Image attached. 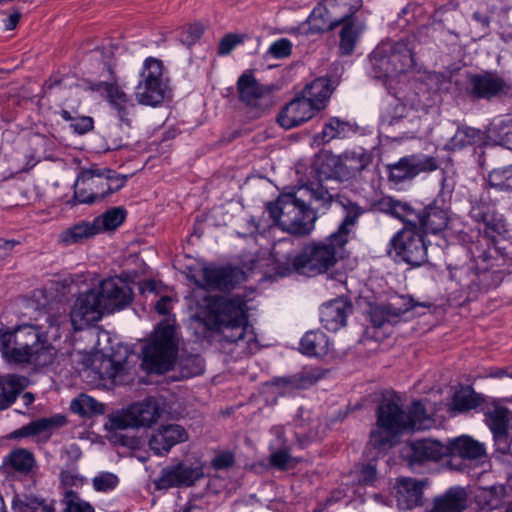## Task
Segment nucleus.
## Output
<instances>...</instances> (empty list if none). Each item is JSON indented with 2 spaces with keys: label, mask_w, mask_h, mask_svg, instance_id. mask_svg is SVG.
Returning <instances> with one entry per match:
<instances>
[{
  "label": "nucleus",
  "mask_w": 512,
  "mask_h": 512,
  "mask_svg": "<svg viewBox=\"0 0 512 512\" xmlns=\"http://www.w3.org/2000/svg\"><path fill=\"white\" fill-rule=\"evenodd\" d=\"M107 177L105 169H83L74 184V197L79 203L92 204L104 199Z\"/></svg>",
  "instance_id": "obj_12"
},
{
  "label": "nucleus",
  "mask_w": 512,
  "mask_h": 512,
  "mask_svg": "<svg viewBox=\"0 0 512 512\" xmlns=\"http://www.w3.org/2000/svg\"><path fill=\"white\" fill-rule=\"evenodd\" d=\"M192 279L204 290H230L236 281V270L214 264L204 265L192 275Z\"/></svg>",
  "instance_id": "obj_16"
},
{
  "label": "nucleus",
  "mask_w": 512,
  "mask_h": 512,
  "mask_svg": "<svg viewBox=\"0 0 512 512\" xmlns=\"http://www.w3.org/2000/svg\"><path fill=\"white\" fill-rule=\"evenodd\" d=\"M131 357L127 348H119L111 356H95L92 369L102 380H110L114 384H124L129 381L131 374Z\"/></svg>",
  "instance_id": "obj_10"
},
{
  "label": "nucleus",
  "mask_w": 512,
  "mask_h": 512,
  "mask_svg": "<svg viewBox=\"0 0 512 512\" xmlns=\"http://www.w3.org/2000/svg\"><path fill=\"white\" fill-rule=\"evenodd\" d=\"M167 84L139 80L135 90V97L140 104L157 106L166 95Z\"/></svg>",
  "instance_id": "obj_37"
},
{
  "label": "nucleus",
  "mask_w": 512,
  "mask_h": 512,
  "mask_svg": "<svg viewBox=\"0 0 512 512\" xmlns=\"http://www.w3.org/2000/svg\"><path fill=\"white\" fill-rule=\"evenodd\" d=\"M105 172L107 177L106 191L108 196L109 194L118 191L124 186L126 182V176L116 175L112 170L108 169H105Z\"/></svg>",
  "instance_id": "obj_61"
},
{
  "label": "nucleus",
  "mask_w": 512,
  "mask_h": 512,
  "mask_svg": "<svg viewBox=\"0 0 512 512\" xmlns=\"http://www.w3.org/2000/svg\"><path fill=\"white\" fill-rule=\"evenodd\" d=\"M204 476L203 463L190 465L185 462H178L164 467L153 483L157 490L191 487Z\"/></svg>",
  "instance_id": "obj_9"
},
{
  "label": "nucleus",
  "mask_w": 512,
  "mask_h": 512,
  "mask_svg": "<svg viewBox=\"0 0 512 512\" xmlns=\"http://www.w3.org/2000/svg\"><path fill=\"white\" fill-rule=\"evenodd\" d=\"M371 162V156L360 149L345 151L338 156L335 168L344 177H354L362 172Z\"/></svg>",
  "instance_id": "obj_27"
},
{
  "label": "nucleus",
  "mask_w": 512,
  "mask_h": 512,
  "mask_svg": "<svg viewBox=\"0 0 512 512\" xmlns=\"http://www.w3.org/2000/svg\"><path fill=\"white\" fill-rule=\"evenodd\" d=\"M341 25L343 27L340 32L339 49L342 55H349L353 52L363 27L355 21L342 23Z\"/></svg>",
  "instance_id": "obj_45"
},
{
  "label": "nucleus",
  "mask_w": 512,
  "mask_h": 512,
  "mask_svg": "<svg viewBox=\"0 0 512 512\" xmlns=\"http://www.w3.org/2000/svg\"><path fill=\"white\" fill-rule=\"evenodd\" d=\"M235 458L233 453L229 451L222 452L216 455L211 462V465L216 470H223L231 467L234 464Z\"/></svg>",
  "instance_id": "obj_63"
},
{
  "label": "nucleus",
  "mask_w": 512,
  "mask_h": 512,
  "mask_svg": "<svg viewBox=\"0 0 512 512\" xmlns=\"http://www.w3.org/2000/svg\"><path fill=\"white\" fill-rule=\"evenodd\" d=\"M417 229L423 234H438L449 222V207L442 195L416 213Z\"/></svg>",
  "instance_id": "obj_15"
},
{
  "label": "nucleus",
  "mask_w": 512,
  "mask_h": 512,
  "mask_svg": "<svg viewBox=\"0 0 512 512\" xmlns=\"http://www.w3.org/2000/svg\"><path fill=\"white\" fill-rule=\"evenodd\" d=\"M299 421V426L303 429L301 432L303 435L307 436L309 439H315L319 436L322 428L319 418L312 417L311 413L308 411L300 410Z\"/></svg>",
  "instance_id": "obj_54"
},
{
  "label": "nucleus",
  "mask_w": 512,
  "mask_h": 512,
  "mask_svg": "<svg viewBox=\"0 0 512 512\" xmlns=\"http://www.w3.org/2000/svg\"><path fill=\"white\" fill-rule=\"evenodd\" d=\"M298 461L293 458L286 448L276 450L270 455V464L281 470L292 469Z\"/></svg>",
  "instance_id": "obj_56"
},
{
  "label": "nucleus",
  "mask_w": 512,
  "mask_h": 512,
  "mask_svg": "<svg viewBox=\"0 0 512 512\" xmlns=\"http://www.w3.org/2000/svg\"><path fill=\"white\" fill-rule=\"evenodd\" d=\"M0 351L11 363H34L46 366L53 362L55 349L33 325H20L13 330L0 328Z\"/></svg>",
  "instance_id": "obj_3"
},
{
  "label": "nucleus",
  "mask_w": 512,
  "mask_h": 512,
  "mask_svg": "<svg viewBox=\"0 0 512 512\" xmlns=\"http://www.w3.org/2000/svg\"><path fill=\"white\" fill-rule=\"evenodd\" d=\"M339 204L345 211V217L338 230L332 233V239L337 240L338 244H346L348 242V237L352 231V228L355 226L358 218L363 214L364 211L359 205L351 201H339Z\"/></svg>",
  "instance_id": "obj_35"
},
{
  "label": "nucleus",
  "mask_w": 512,
  "mask_h": 512,
  "mask_svg": "<svg viewBox=\"0 0 512 512\" xmlns=\"http://www.w3.org/2000/svg\"><path fill=\"white\" fill-rule=\"evenodd\" d=\"M237 91L240 101L250 107H268L271 103V87L260 84L249 71L238 78Z\"/></svg>",
  "instance_id": "obj_17"
},
{
  "label": "nucleus",
  "mask_w": 512,
  "mask_h": 512,
  "mask_svg": "<svg viewBox=\"0 0 512 512\" xmlns=\"http://www.w3.org/2000/svg\"><path fill=\"white\" fill-rule=\"evenodd\" d=\"M490 187L499 190H512V164L502 168L493 169L488 176Z\"/></svg>",
  "instance_id": "obj_50"
},
{
  "label": "nucleus",
  "mask_w": 512,
  "mask_h": 512,
  "mask_svg": "<svg viewBox=\"0 0 512 512\" xmlns=\"http://www.w3.org/2000/svg\"><path fill=\"white\" fill-rule=\"evenodd\" d=\"M94 121L89 116L75 117L70 127L78 134H85L93 129Z\"/></svg>",
  "instance_id": "obj_62"
},
{
  "label": "nucleus",
  "mask_w": 512,
  "mask_h": 512,
  "mask_svg": "<svg viewBox=\"0 0 512 512\" xmlns=\"http://www.w3.org/2000/svg\"><path fill=\"white\" fill-rule=\"evenodd\" d=\"M333 19L340 26L342 23L354 21L353 15L361 8L362 0H325Z\"/></svg>",
  "instance_id": "obj_39"
},
{
  "label": "nucleus",
  "mask_w": 512,
  "mask_h": 512,
  "mask_svg": "<svg viewBox=\"0 0 512 512\" xmlns=\"http://www.w3.org/2000/svg\"><path fill=\"white\" fill-rule=\"evenodd\" d=\"M70 409L72 412L81 416L100 415L105 411L102 403H99L86 394H81L73 399L70 404Z\"/></svg>",
  "instance_id": "obj_46"
},
{
  "label": "nucleus",
  "mask_w": 512,
  "mask_h": 512,
  "mask_svg": "<svg viewBox=\"0 0 512 512\" xmlns=\"http://www.w3.org/2000/svg\"><path fill=\"white\" fill-rule=\"evenodd\" d=\"M4 463L16 472L27 474L35 465V458L30 451L18 448L8 454Z\"/></svg>",
  "instance_id": "obj_44"
},
{
  "label": "nucleus",
  "mask_w": 512,
  "mask_h": 512,
  "mask_svg": "<svg viewBox=\"0 0 512 512\" xmlns=\"http://www.w3.org/2000/svg\"><path fill=\"white\" fill-rule=\"evenodd\" d=\"M387 253L396 262L419 267L427 262V243L417 226H404L390 239Z\"/></svg>",
  "instance_id": "obj_7"
},
{
  "label": "nucleus",
  "mask_w": 512,
  "mask_h": 512,
  "mask_svg": "<svg viewBox=\"0 0 512 512\" xmlns=\"http://www.w3.org/2000/svg\"><path fill=\"white\" fill-rule=\"evenodd\" d=\"M291 245L290 238H283L275 243L272 249L277 261L285 259L291 264V269L281 273L282 275H287L290 271L307 276L325 273L336 264L337 256L345 246V244H338L337 240L332 239L331 234L323 241L307 244L298 255L292 257L289 251L285 253V248Z\"/></svg>",
  "instance_id": "obj_4"
},
{
  "label": "nucleus",
  "mask_w": 512,
  "mask_h": 512,
  "mask_svg": "<svg viewBox=\"0 0 512 512\" xmlns=\"http://www.w3.org/2000/svg\"><path fill=\"white\" fill-rule=\"evenodd\" d=\"M96 234H98V230L94 220L91 222L81 221L63 231L60 235V240L66 245H71L91 238Z\"/></svg>",
  "instance_id": "obj_41"
},
{
  "label": "nucleus",
  "mask_w": 512,
  "mask_h": 512,
  "mask_svg": "<svg viewBox=\"0 0 512 512\" xmlns=\"http://www.w3.org/2000/svg\"><path fill=\"white\" fill-rule=\"evenodd\" d=\"M204 32V28L201 24L196 23L187 27V29L183 32L181 41L183 44L187 46L193 45L196 41L200 39Z\"/></svg>",
  "instance_id": "obj_60"
},
{
  "label": "nucleus",
  "mask_w": 512,
  "mask_h": 512,
  "mask_svg": "<svg viewBox=\"0 0 512 512\" xmlns=\"http://www.w3.org/2000/svg\"><path fill=\"white\" fill-rule=\"evenodd\" d=\"M65 424V417L56 415L50 418H41L22 426L21 428L12 432L13 438L36 437L37 441L46 442L52 430L56 427H61Z\"/></svg>",
  "instance_id": "obj_23"
},
{
  "label": "nucleus",
  "mask_w": 512,
  "mask_h": 512,
  "mask_svg": "<svg viewBox=\"0 0 512 512\" xmlns=\"http://www.w3.org/2000/svg\"><path fill=\"white\" fill-rule=\"evenodd\" d=\"M195 311L191 317V326H204V330H215L227 342H238L246 336L253 338L248 332V321L245 312V300L239 295H195Z\"/></svg>",
  "instance_id": "obj_1"
},
{
  "label": "nucleus",
  "mask_w": 512,
  "mask_h": 512,
  "mask_svg": "<svg viewBox=\"0 0 512 512\" xmlns=\"http://www.w3.org/2000/svg\"><path fill=\"white\" fill-rule=\"evenodd\" d=\"M266 209L278 227L297 236L310 234L318 218L298 189L281 193L274 202L267 204Z\"/></svg>",
  "instance_id": "obj_5"
},
{
  "label": "nucleus",
  "mask_w": 512,
  "mask_h": 512,
  "mask_svg": "<svg viewBox=\"0 0 512 512\" xmlns=\"http://www.w3.org/2000/svg\"><path fill=\"white\" fill-rule=\"evenodd\" d=\"M475 501L482 511L496 510L506 501V488L503 485L480 488L476 492Z\"/></svg>",
  "instance_id": "obj_34"
},
{
  "label": "nucleus",
  "mask_w": 512,
  "mask_h": 512,
  "mask_svg": "<svg viewBox=\"0 0 512 512\" xmlns=\"http://www.w3.org/2000/svg\"><path fill=\"white\" fill-rule=\"evenodd\" d=\"M29 384L25 376L9 374L0 378V409L11 406Z\"/></svg>",
  "instance_id": "obj_30"
},
{
  "label": "nucleus",
  "mask_w": 512,
  "mask_h": 512,
  "mask_svg": "<svg viewBox=\"0 0 512 512\" xmlns=\"http://www.w3.org/2000/svg\"><path fill=\"white\" fill-rule=\"evenodd\" d=\"M434 420L426 413L423 404L415 401L407 412L392 401L382 402L377 411V429L371 432L370 443L376 448L392 446L395 438L405 432L427 430Z\"/></svg>",
  "instance_id": "obj_2"
},
{
  "label": "nucleus",
  "mask_w": 512,
  "mask_h": 512,
  "mask_svg": "<svg viewBox=\"0 0 512 512\" xmlns=\"http://www.w3.org/2000/svg\"><path fill=\"white\" fill-rule=\"evenodd\" d=\"M176 354L174 329L168 323H161L152 340L143 349L142 367L149 373H165L173 367Z\"/></svg>",
  "instance_id": "obj_6"
},
{
  "label": "nucleus",
  "mask_w": 512,
  "mask_h": 512,
  "mask_svg": "<svg viewBox=\"0 0 512 512\" xmlns=\"http://www.w3.org/2000/svg\"><path fill=\"white\" fill-rule=\"evenodd\" d=\"M478 404V397L470 389H461L457 391L453 398V407L459 412H464L476 408Z\"/></svg>",
  "instance_id": "obj_53"
},
{
  "label": "nucleus",
  "mask_w": 512,
  "mask_h": 512,
  "mask_svg": "<svg viewBox=\"0 0 512 512\" xmlns=\"http://www.w3.org/2000/svg\"><path fill=\"white\" fill-rule=\"evenodd\" d=\"M487 139L512 149V114L495 117L487 129Z\"/></svg>",
  "instance_id": "obj_31"
},
{
  "label": "nucleus",
  "mask_w": 512,
  "mask_h": 512,
  "mask_svg": "<svg viewBox=\"0 0 512 512\" xmlns=\"http://www.w3.org/2000/svg\"><path fill=\"white\" fill-rule=\"evenodd\" d=\"M318 112L302 95L287 103L278 114L277 121L285 129H291L310 120Z\"/></svg>",
  "instance_id": "obj_20"
},
{
  "label": "nucleus",
  "mask_w": 512,
  "mask_h": 512,
  "mask_svg": "<svg viewBox=\"0 0 512 512\" xmlns=\"http://www.w3.org/2000/svg\"><path fill=\"white\" fill-rule=\"evenodd\" d=\"M125 219V211L120 208H113L106 213L94 218L98 233L107 230H114L120 226Z\"/></svg>",
  "instance_id": "obj_47"
},
{
  "label": "nucleus",
  "mask_w": 512,
  "mask_h": 512,
  "mask_svg": "<svg viewBox=\"0 0 512 512\" xmlns=\"http://www.w3.org/2000/svg\"><path fill=\"white\" fill-rule=\"evenodd\" d=\"M243 43V37L237 34H228L224 36L218 45V54L220 56L228 55L237 45Z\"/></svg>",
  "instance_id": "obj_58"
},
{
  "label": "nucleus",
  "mask_w": 512,
  "mask_h": 512,
  "mask_svg": "<svg viewBox=\"0 0 512 512\" xmlns=\"http://www.w3.org/2000/svg\"><path fill=\"white\" fill-rule=\"evenodd\" d=\"M104 89L107 93L109 103L116 111L121 124L130 128L134 116L135 104L117 84L105 83Z\"/></svg>",
  "instance_id": "obj_24"
},
{
  "label": "nucleus",
  "mask_w": 512,
  "mask_h": 512,
  "mask_svg": "<svg viewBox=\"0 0 512 512\" xmlns=\"http://www.w3.org/2000/svg\"><path fill=\"white\" fill-rule=\"evenodd\" d=\"M389 177L395 182H402L405 179L413 178L406 157H402L397 163L389 165Z\"/></svg>",
  "instance_id": "obj_57"
},
{
  "label": "nucleus",
  "mask_w": 512,
  "mask_h": 512,
  "mask_svg": "<svg viewBox=\"0 0 512 512\" xmlns=\"http://www.w3.org/2000/svg\"><path fill=\"white\" fill-rule=\"evenodd\" d=\"M486 422L497 439H504L507 430L512 429V412L507 408L495 405L486 413Z\"/></svg>",
  "instance_id": "obj_36"
},
{
  "label": "nucleus",
  "mask_w": 512,
  "mask_h": 512,
  "mask_svg": "<svg viewBox=\"0 0 512 512\" xmlns=\"http://www.w3.org/2000/svg\"><path fill=\"white\" fill-rule=\"evenodd\" d=\"M96 293L99 295L104 313L124 309L133 298V292L128 283L118 277L103 280Z\"/></svg>",
  "instance_id": "obj_13"
},
{
  "label": "nucleus",
  "mask_w": 512,
  "mask_h": 512,
  "mask_svg": "<svg viewBox=\"0 0 512 512\" xmlns=\"http://www.w3.org/2000/svg\"><path fill=\"white\" fill-rule=\"evenodd\" d=\"M308 24L310 30L317 33L326 32L339 26L332 18L325 0L313 9L308 18Z\"/></svg>",
  "instance_id": "obj_40"
},
{
  "label": "nucleus",
  "mask_w": 512,
  "mask_h": 512,
  "mask_svg": "<svg viewBox=\"0 0 512 512\" xmlns=\"http://www.w3.org/2000/svg\"><path fill=\"white\" fill-rule=\"evenodd\" d=\"M382 205L385 207V210L388 213L403 221L405 226H417V211L413 209L409 204L391 197H387L383 199Z\"/></svg>",
  "instance_id": "obj_42"
},
{
  "label": "nucleus",
  "mask_w": 512,
  "mask_h": 512,
  "mask_svg": "<svg viewBox=\"0 0 512 512\" xmlns=\"http://www.w3.org/2000/svg\"><path fill=\"white\" fill-rule=\"evenodd\" d=\"M370 62L374 77L383 79L387 83L411 69L414 66V57L405 44L397 43L389 53H385L382 49L375 50L370 57Z\"/></svg>",
  "instance_id": "obj_8"
},
{
  "label": "nucleus",
  "mask_w": 512,
  "mask_h": 512,
  "mask_svg": "<svg viewBox=\"0 0 512 512\" xmlns=\"http://www.w3.org/2000/svg\"><path fill=\"white\" fill-rule=\"evenodd\" d=\"M352 312L351 305L338 298L325 303L320 312V321L329 331L336 332L346 325L347 317Z\"/></svg>",
  "instance_id": "obj_22"
},
{
  "label": "nucleus",
  "mask_w": 512,
  "mask_h": 512,
  "mask_svg": "<svg viewBox=\"0 0 512 512\" xmlns=\"http://www.w3.org/2000/svg\"><path fill=\"white\" fill-rule=\"evenodd\" d=\"M422 483L412 478L399 479L396 485V502L399 510H410L421 503Z\"/></svg>",
  "instance_id": "obj_26"
},
{
  "label": "nucleus",
  "mask_w": 512,
  "mask_h": 512,
  "mask_svg": "<svg viewBox=\"0 0 512 512\" xmlns=\"http://www.w3.org/2000/svg\"><path fill=\"white\" fill-rule=\"evenodd\" d=\"M63 501L65 504L63 512H95L94 507L89 502L81 499L73 491H66Z\"/></svg>",
  "instance_id": "obj_55"
},
{
  "label": "nucleus",
  "mask_w": 512,
  "mask_h": 512,
  "mask_svg": "<svg viewBox=\"0 0 512 512\" xmlns=\"http://www.w3.org/2000/svg\"><path fill=\"white\" fill-rule=\"evenodd\" d=\"M300 351L307 356H324L329 351V339L322 331H308L300 341Z\"/></svg>",
  "instance_id": "obj_38"
},
{
  "label": "nucleus",
  "mask_w": 512,
  "mask_h": 512,
  "mask_svg": "<svg viewBox=\"0 0 512 512\" xmlns=\"http://www.w3.org/2000/svg\"><path fill=\"white\" fill-rule=\"evenodd\" d=\"M492 212L491 208L485 203H475L470 210V217L479 223L487 220V216Z\"/></svg>",
  "instance_id": "obj_64"
},
{
  "label": "nucleus",
  "mask_w": 512,
  "mask_h": 512,
  "mask_svg": "<svg viewBox=\"0 0 512 512\" xmlns=\"http://www.w3.org/2000/svg\"><path fill=\"white\" fill-rule=\"evenodd\" d=\"M188 439L186 430L177 424L161 426L149 440L150 449L158 456L166 455L173 446Z\"/></svg>",
  "instance_id": "obj_21"
},
{
  "label": "nucleus",
  "mask_w": 512,
  "mask_h": 512,
  "mask_svg": "<svg viewBox=\"0 0 512 512\" xmlns=\"http://www.w3.org/2000/svg\"><path fill=\"white\" fill-rule=\"evenodd\" d=\"M408 166L411 169L412 176L422 172H432L438 169L439 163L437 158L425 154L406 156Z\"/></svg>",
  "instance_id": "obj_49"
},
{
  "label": "nucleus",
  "mask_w": 512,
  "mask_h": 512,
  "mask_svg": "<svg viewBox=\"0 0 512 512\" xmlns=\"http://www.w3.org/2000/svg\"><path fill=\"white\" fill-rule=\"evenodd\" d=\"M352 131V125L337 117H331L324 125L322 131L315 137V140H321L322 143H328L335 138H344Z\"/></svg>",
  "instance_id": "obj_43"
},
{
  "label": "nucleus",
  "mask_w": 512,
  "mask_h": 512,
  "mask_svg": "<svg viewBox=\"0 0 512 512\" xmlns=\"http://www.w3.org/2000/svg\"><path fill=\"white\" fill-rule=\"evenodd\" d=\"M467 505V493L461 487H452L434 500L430 512H462Z\"/></svg>",
  "instance_id": "obj_32"
},
{
  "label": "nucleus",
  "mask_w": 512,
  "mask_h": 512,
  "mask_svg": "<svg viewBox=\"0 0 512 512\" xmlns=\"http://www.w3.org/2000/svg\"><path fill=\"white\" fill-rule=\"evenodd\" d=\"M334 86L328 78L320 77L312 81L302 90L301 95L307 99L313 107L320 111L327 105Z\"/></svg>",
  "instance_id": "obj_28"
},
{
  "label": "nucleus",
  "mask_w": 512,
  "mask_h": 512,
  "mask_svg": "<svg viewBox=\"0 0 512 512\" xmlns=\"http://www.w3.org/2000/svg\"><path fill=\"white\" fill-rule=\"evenodd\" d=\"M475 132L470 128H458L445 144L447 150H460L474 143Z\"/></svg>",
  "instance_id": "obj_51"
},
{
  "label": "nucleus",
  "mask_w": 512,
  "mask_h": 512,
  "mask_svg": "<svg viewBox=\"0 0 512 512\" xmlns=\"http://www.w3.org/2000/svg\"><path fill=\"white\" fill-rule=\"evenodd\" d=\"M448 455L458 456L464 460H477L485 455L483 444L469 436H460L447 445Z\"/></svg>",
  "instance_id": "obj_29"
},
{
  "label": "nucleus",
  "mask_w": 512,
  "mask_h": 512,
  "mask_svg": "<svg viewBox=\"0 0 512 512\" xmlns=\"http://www.w3.org/2000/svg\"><path fill=\"white\" fill-rule=\"evenodd\" d=\"M140 80L167 84V80L164 77L162 62L156 58L148 57L143 63V67L140 72Z\"/></svg>",
  "instance_id": "obj_48"
},
{
  "label": "nucleus",
  "mask_w": 512,
  "mask_h": 512,
  "mask_svg": "<svg viewBox=\"0 0 512 512\" xmlns=\"http://www.w3.org/2000/svg\"><path fill=\"white\" fill-rule=\"evenodd\" d=\"M104 314L95 289L81 293L75 300L70 313V321L74 330H82L97 321Z\"/></svg>",
  "instance_id": "obj_14"
},
{
  "label": "nucleus",
  "mask_w": 512,
  "mask_h": 512,
  "mask_svg": "<svg viewBox=\"0 0 512 512\" xmlns=\"http://www.w3.org/2000/svg\"><path fill=\"white\" fill-rule=\"evenodd\" d=\"M410 449L411 463L438 461L448 455L447 445L433 439L416 440L410 444Z\"/></svg>",
  "instance_id": "obj_25"
},
{
  "label": "nucleus",
  "mask_w": 512,
  "mask_h": 512,
  "mask_svg": "<svg viewBox=\"0 0 512 512\" xmlns=\"http://www.w3.org/2000/svg\"><path fill=\"white\" fill-rule=\"evenodd\" d=\"M303 199L309 198V201L316 203L313 208L317 213H325L332 203H339V198L329 192V190L320 183H310L309 185L297 188Z\"/></svg>",
  "instance_id": "obj_33"
},
{
  "label": "nucleus",
  "mask_w": 512,
  "mask_h": 512,
  "mask_svg": "<svg viewBox=\"0 0 512 512\" xmlns=\"http://www.w3.org/2000/svg\"><path fill=\"white\" fill-rule=\"evenodd\" d=\"M160 408L157 402L151 398L137 402L129 406L121 414L112 419V425L116 429L148 428L160 417Z\"/></svg>",
  "instance_id": "obj_11"
},
{
  "label": "nucleus",
  "mask_w": 512,
  "mask_h": 512,
  "mask_svg": "<svg viewBox=\"0 0 512 512\" xmlns=\"http://www.w3.org/2000/svg\"><path fill=\"white\" fill-rule=\"evenodd\" d=\"M507 89L505 80L492 72L470 74L467 91L477 99H491Z\"/></svg>",
  "instance_id": "obj_19"
},
{
  "label": "nucleus",
  "mask_w": 512,
  "mask_h": 512,
  "mask_svg": "<svg viewBox=\"0 0 512 512\" xmlns=\"http://www.w3.org/2000/svg\"><path fill=\"white\" fill-rule=\"evenodd\" d=\"M118 484V476L108 471L99 472L92 478V486L97 492H111L118 486Z\"/></svg>",
  "instance_id": "obj_52"
},
{
  "label": "nucleus",
  "mask_w": 512,
  "mask_h": 512,
  "mask_svg": "<svg viewBox=\"0 0 512 512\" xmlns=\"http://www.w3.org/2000/svg\"><path fill=\"white\" fill-rule=\"evenodd\" d=\"M292 49L291 42L285 38L279 39L271 44L269 53L277 59L290 55Z\"/></svg>",
  "instance_id": "obj_59"
},
{
  "label": "nucleus",
  "mask_w": 512,
  "mask_h": 512,
  "mask_svg": "<svg viewBox=\"0 0 512 512\" xmlns=\"http://www.w3.org/2000/svg\"><path fill=\"white\" fill-rule=\"evenodd\" d=\"M415 304L409 296H395L385 305L371 308L370 319L375 327L385 323H397L399 319L414 308Z\"/></svg>",
  "instance_id": "obj_18"
}]
</instances>
